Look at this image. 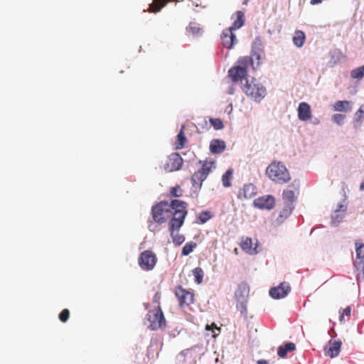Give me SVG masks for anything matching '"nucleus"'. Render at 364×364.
<instances>
[{
	"label": "nucleus",
	"mask_w": 364,
	"mask_h": 364,
	"mask_svg": "<svg viewBox=\"0 0 364 364\" xmlns=\"http://www.w3.org/2000/svg\"><path fill=\"white\" fill-rule=\"evenodd\" d=\"M188 204L180 200H173L171 203L161 201L151 208L154 220L157 223H164L170 219L176 218V211H187Z\"/></svg>",
	"instance_id": "obj_1"
},
{
	"label": "nucleus",
	"mask_w": 364,
	"mask_h": 364,
	"mask_svg": "<svg viewBox=\"0 0 364 364\" xmlns=\"http://www.w3.org/2000/svg\"><path fill=\"white\" fill-rule=\"evenodd\" d=\"M266 175L271 181L279 184L286 183L291 180L288 169L279 161H272L266 169Z\"/></svg>",
	"instance_id": "obj_2"
},
{
	"label": "nucleus",
	"mask_w": 364,
	"mask_h": 364,
	"mask_svg": "<svg viewBox=\"0 0 364 364\" xmlns=\"http://www.w3.org/2000/svg\"><path fill=\"white\" fill-rule=\"evenodd\" d=\"M241 89L250 100L257 102H259L267 95L265 87L255 78L246 79Z\"/></svg>",
	"instance_id": "obj_3"
},
{
	"label": "nucleus",
	"mask_w": 364,
	"mask_h": 364,
	"mask_svg": "<svg viewBox=\"0 0 364 364\" xmlns=\"http://www.w3.org/2000/svg\"><path fill=\"white\" fill-rule=\"evenodd\" d=\"M188 213V211L181 210L176 211V218H172L169 222V231L172 237L173 242L179 245L183 242L185 238L182 235H180L178 232L181 227L183 225L184 219Z\"/></svg>",
	"instance_id": "obj_4"
},
{
	"label": "nucleus",
	"mask_w": 364,
	"mask_h": 364,
	"mask_svg": "<svg viewBox=\"0 0 364 364\" xmlns=\"http://www.w3.org/2000/svg\"><path fill=\"white\" fill-rule=\"evenodd\" d=\"M238 65L230 68L228 71V76L234 82L247 79V67L252 63V60L250 57H243L238 60Z\"/></svg>",
	"instance_id": "obj_5"
},
{
	"label": "nucleus",
	"mask_w": 364,
	"mask_h": 364,
	"mask_svg": "<svg viewBox=\"0 0 364 364\" xmlns=\"http://www.w3.org/2000/svg\"><path fill=\"white\" fill-rule=\"evenodd\" d=\"M200 163L202 164L201 168L198 171H196L191 177L193 187L196 190L201 188L203 182L206 179L214 166V161H200Z\"/></svg>",
	"instance_id": "obj_6"
},
{
	"label": "nucleus",
	"mask_w": 364,
	"mask_h": 364,
	"mask_svg": "<svg viewBox=\"0 0 364 364\" xmlns=\"http://www.w3.org/2000/svg\"><path fill=\"white\" fill-rule=\"evenodd\" d=\"M149 328L153 331L157 330L166 325V320L160 306L149 311L147 314Z\"/></svg>",
	"instance_id": "obj_7"
},
{
	"label": "nucleus",
	"mask_w": 364,
	"mask_h": 364,
	"mask_svg": "<svg viewBox=\"0 0 364 364\" xmlns=\"http://www.w3.org/2000/svg\"><path fill=\"white\" fill-rule=\"evenodd\" d=\"M249 287L246 284H240L235 291L237 309L242 314H247V304L249 296Z\"/></svg>",
	"instance_id": "obj_8"
},
{
	"label": "nucleus",
	"mask_w": 364,
	"mask_h": 364,
	"mask_svg": "<svg viewBox=\"0 0 364 364\" xmlns=\"http://www.w3.org/2000/svg\"><path fill=\"white\" fill-rule=\"evenodd\" d=\"M157 262L156 254L151 250L143 251L138 258V264L144 271L152 270Z\"/></svg>",
	"instance_id": "obj_9"
},
{
	"label": "nucleus",
	"mask_w": 364,
	"mask_h": 364,
	"mask_svg": "<svg viewBox=\"0 0 364 364\" xmlns=\"http://www.w3.org/2000/svg\"><path fill=\"white\" fill-rule=\"evenodd\" d=\"M183 164L182 157L178 153H172L168 156L164 165L166 172H173L181 168Z\"/></svg>",
	"instance_id": "obj_10"
},
{
	"label": "nucleus",
	"mask_w": 364,
	"mask_h": 364,
	"mask_svg": "<svg viewBox=\"0 0 364 364\" xmlns=\"http://www.w3.org/2000/svg\"><path fill=\"white\" fill-rule=\"evenodd\" d=\"M175 294L181 307L188 306L193 303L194 294L181 286L176 288Z\"/></svg>",
	"instance_id": "obj_11"
},
{
	"label": "nucleus",
	"mask_w": 364,
	"mask_h": 364,
	"mask_svg": "<svg viewBox=\"0 0 364 364\" xmlns=\"http://www.w3.org/2000/svg\"><path fill=\"white\" fill-rule=\"evenodd\" d=\"M291 290L289 284L287 282H282L279 286L270 289L269 295L275 299L285 297Z\"/></svg>",
	"instance_id": "obj_12"
},
{
	"label": "nucleus",
	"mask_w": 364,
	"mask_h": 364,
	"mask_svg": "<svg viewBox=\"0 0 364 364\" xmlns=\"http://www.w3.org/2000/svg\"><path fill=\"white\" fill-rule=\"evenodd\" d=\"M221 41L223 46L228 49L232 48L237 42L236 36L233 33V31L230 28H228L223 31L221 34Z\"/></svg>",
	"instance_id": "obj_13"
},
{
	"label": "nucleus",
	"mask_w": 364,
	"mask_h": 364,
	"mask_svg": "<svg viewBox=\"0 0 364 364\" xmlns=\"http://www.w3.org/2000/svg\"><path fill=\"white\" fill-rule=\"evenodd\" d=\"M255 207L260 209L271 210L275 205L274 198L272 196L259 197L254 201Z\"/></svg>",
	"instance_id": "obj_14"
},
{
	"label": "nucleus",
	"mask_w": 364,
	"mask_h": 364,
	"mask_svg": "<svg viewBox=\"0 0 364 364\" xmlns=\"http://www.w3.org/2000/svg\"><path fill=\"white\" fill-rule=\"evenodd\" d=\"M240 246L247 254L255 255L257 253V244H253L252 240L248 237H242Z\"/></svg>",
	"instance_id": "obj_15"
},
{
	"label": "nucleus",
	"mask_w": 364,
	"mask_h": 364,
	"mask_svg": "<svg viewBox=\"0 0 364 364\" xmlns=\"http://www.w3.org/2000/svg\"><path fill=\"white\" fill-rule=\"evenodd\" d=\"M257 194V188L252 183L245 184L243 188L240 190L237 197L240 199H249L255 196Z\"/></svg>",
	"instance_id": "obj_16"
},
{
	"label": "nucleus",
	"mask_w": 364,
	"mask_h": 364,
	"mask_svg": "<svg viewBox=\"0 0 364 364\" xmlns=\"http://www.w3.org/2000/svg\"><path fill=\"white\" fill-rule=\"evenodd\" d=\"M293 209V205L290 203H285L274 220L275 225H279L284 223V220L291 214Z\"/></svg>",
	"instance_id": "obj_17"
},
{
	"label": "nucleus",
	"mask_w": 364,
	"mask_h": 364,
	"mask_svg": "<svg viewBox=\"0 0 364 364\" xmlns=\"http://www.w3.org/2000/svg\"><path fill=\"white\" fill-rule=\"evenodd\" d=\"M298 117L301 121H307L311 117L310 105L306 102H301L298 107Z\"/></svg>",
	"instance_id": "obj_18"
},
{
	"label": "nucleus",
	"mask_w": 364,
	"mask_h": 364,
	"mask_svg": "<svg viewBox=\"0 0 364 364\" xmlns=\"http://www.w3.org/2000/svg\"><path fill=\"white\" fill-rule=\"evenodd\" d=\"M298 193V188L294 186H289L283 192V199L286 201L285 203H290L293 205V203L296 200V194Z\"/></svg>",
	"instance_id": "obj_19"
},
{
	"label": "nucleus",
	"mask_w": 364,
	"mask_h": 364,
	"mask_svg": "<svg viewBox=\"0 0 364 364\" xmlns=\"http://www.w3.org/2000/svg\"><path fill=\"white\" fill-rule=\"evenodd\" d=\"M341 342L340 341H330L326 354L331 358H335L338 355L341 351Z\"/></svg>",
	"instance_id": "obj_20"
},
{
	"label": "nucleus",
	"mask_w": 364,
	"mask_h": 364,
	"mask_svg": "<svg viewBox=\"0 0 364 364\" xmlns=\"http://www.w3.org/2000/svg\"><path fill=\"white\" fill-rule=\"evenodd\" d=\"M225 147V141L220 139H213L210 143V151L215 154L223 153Z\"/></svg>",
	"instance_id": "obj_21"
},
{
	"label": "nucleus",
	"mask_w": 364,
	"mask_h": 364,
	"mask_svg": "<svg viewBox=\"0 0 364 364\" xmlns=\"http://www.w3.org/2000/svg\"><path fill=\"white\" fill-rule=\"evenodd\" d=\"M173 0H154L153 2L149 4V12L157 13L165 6L168 2Z\"/></svg>",
	"instance_id": "obj_22"
},
{
	"label": "nucleus",
	"mask_w": 364,
	"mask_h": 364,
	"mask_svg": "<svg viewBox=\"0 0 364 364\" xmlns=\"http://www.w3.org/2000/svg\"><path fill=\"white\" fill-rule=\"evenodd\" d=\"M295 349L296 345L294 343H287L279 347L277 350L278 356L280 358H284L289 352H292L295 350Z\"/></svg>",
	"instance_id": "obj_23"
},
{
	"label": "nucleus",
	"mask_w": 364,
	"mask_h": 364,
	"mask_svg": "<svg viewBox=\"0 0 364 364\" xmlns=\"http://www.w3.org/2000/svg\"><path fill=\"white\" fill-rule=\"evenodd\" d=\"M245 18L244 13L241 11L236 12V19L234 21L232 26L229 27L232 31H235L241 28L245 23Z\"/></svg>",
	"instance_id": "obj_24"
},
{
	"label": "nucleus",
	"mask_w": 364,
	"mask_h": 364,
	"mask_svg": "<svg viewBox=\"0 0 364 364\" xmlns=\"http://www.w3.org/2000/svg\"><path fill=\"white\" fill-rule=\"evenodd\" d=\"M306 40L305 33L302 31H296L293 36V42L296 46L301 48L304 46Z\"/></svg>",
	"instance_id": "obj_25"
},
{
	"label": "nucleus",
	"mask_w": 364,
	"mask_h": 364,
	"mask_svg": "<svg viewBox=\"0 0 364 364\" xmlns=\"http://www.w3.org/2000/svg\"><path fill=\"white\" fill-rule=\"evenodd\" d=\"M350 102L338 100L333 105V109L336 112H348L350 109Z\"/></svg>",
	"instance_id": "obj_26"
},
{
	"label": "nucleus",
	"mask_w": 364,
	"mask_h": 364,
	"mask_svg": "<svg viewBox=\"0 0 364 364\" xmlns=\"http://www.w3.org/2000/svg\"><path fill=\"white\" fill-rule=\"evenodd\" d=\"M183 126L181 129L180 130L179 133L177 135V142H176V149H181L184 147L185 143L186 141V137L185 136L184 132H183Z\"/></svg>",
	"instance_id": "obj_27"
},
{
	"label": "nucleus",
	"mask_w": 364,
	"mask_h": 364,
	"mask_svg": "<svg viewBox=\"0 0 364 364\" xmlns=\"http://www.w3.org/2000/svg\"><path fill=\"white\" fill-rule=\"evenodd\" d=\"M232 170L229 168L222 176V183L224 187H230L231 186L230 180L232 176Z\"/></svg>",
	"instance_id": "obj_28"
},
{
	"label": "nucleus",
	"mask_w": 364,
	"mask_h": 364,
	"mask_svg": "<svg viewBox=\"0 0 364 364\" xmlns=\"http://www.w3.org/2000/svg\"><path fill=\"white\" fill-rule=\"evenodd\" d=\"M193 274L194 276L195 282L197 284H200L203 282V278L204 276V272L202 268L196 267L193 269Z\"/></svg>",
	"instance_id": "obj_29"
},
{
	"label": "nucleus",
	"mask_w": 364,
	"mask_h": 364,
	"mask_svg": "<svg viewBox=\"0 0 364 364\" xmlns=\"http://www.w3.org/2000/svg\"><path fill=\"white\" fill-rule=\"evenodd\" d=\"M355 252L358 259H364V243L357 241L355 242Z\"/></svg>",
	"instance_id": "obj_30"
},
{
	"label": "nucleus",
	"mask_w": 364,
	"mask_h": 364,
	"mask_svg": "<svg viewBox=\"0 0 364 364\" xmlns=\"http://www.w3.org/2000/svg\"><path fill=\"white\" fill-rule=\"evenodd\" d=\"M350 76L354 79H360L364 77V65L353 70L350 73Z\"/></svg>",
	"instance_id": "obj_31"
},
{
	"label": "nucleus",
	"mask_w": 364,
	"mask_h": 364,
	"mask_svg": "<svg viewBox=\"0 0 364 364\" xmlns=\"http://www.w3.org/2000/svg\"><path fill=\"white\" fill-rule=\"evenodd\" d=\"M196 247V244L195 242H189L186 243L183 249H182V255L184 256L188 255L191 252H192L194 248Z\"/></svg>",
	"instance_id": "obj_32"
},
{
	"label": "nucleus",
	"mask_w": 364,
	"mask_h": 364,
	"mask_svg": "<svg viewBox=\"0 0 364 364\" xmlns=\"http://www.w3.org/2000/svg\"><path fill=\"white\" fill-rule=\"evenodd\" d=\"M210 123L216 130L222 129L224 127L223 121L219 118H210Z\"/></svg>",
	"instance_id": "obj_33"
},
{
	"label": "nucleus",
	"mask_w": 364,
	"mask_h": 364,
	"mask_svg": "<svg viewBox=\"0 0 364 364\" xmlns=\"http://www.w3.org/2000/svg\"><path fill=\"white\" fill-rule=\"evenodd\" d=\"M169 195L171 197H181L183 195V190L181 189L180 186H176L174 187L171 188Z\"/></svg>",
	"instance_id": "obj_34"
},
{
	"label": "nucleus",
	"mask_w": 364,
	"mask_h": 364,
	"mask_svg": "<svg viewBox=\"0 0 364 364\" xmlns=\"http://www.w3.org/2000/svg\"><path fill=\"white\" fill-rule=\"evenodd\" d=\"M212 214L210 211H203L199 215V220L201 223H206L209 219L212 218Z\"/></svg>",
	"instance_id": "obj_35"
},
{
	"label": "nucleus",
	"mask_w": 364,
	"mask_h": 364,
	"mask_svg": "<svg viewBox=\"0 0 364 364\" xmlns=\"http://www.w3.org/2000/svg\"><path fill=\"white\" fill-rule=\"evenodd\" d=\"M346 118V115L342 114H335L332 117V120L333 122L338 125H341L343 123V121Z\"/></svg>",
	"instance_id": "obj_36"
},
{
	"label": "nucleus",
	"mask_w": 364,
	"mask_h": 364,
	"mask_svg": "<svg viewBox=\"0 0 364 364\" xmlns=\"http://www.w3.org/2000/svg\"><path fill=\"white\" fill-rule=\"evenodd\" d=\"M69 317L70 311L67 309H63L59 314V319L63 323L66 322Z\"/></svg>",
	"instance_id": "obj_37"
},
{
	"label": "nucleus",
	"mask_w": 364,
	"mask_h": 364,
	"mask_svg": "<svg viewBox=\"0 0 364 364\" xmlns=\"http://www.w3.org/2000/svg\"><path fill=\"white\" fill-rule=\"evenodd\" d=\"M341 313V315H340V317H339V320L341 322H343L345 320H344V316H350V313H351V308L350 306H347L346 309H344L343 310V311H340Z\"/></svg>",
	"instance_id": "obj_38"
},
{
	"label": "nucleus",
	"mask_w": 364,
	"mask_h": 364,
	"mask_svg": "<svg viewBox=\"0 0 364 364\" xmlns=\"http://www.w3.org/2000/svg\"><path fill=\"white\" fill-rule=\"evenodd\" d=\"M364 117V105H361L355 112V119L360 121Z\"/></svg>",
	"instance_id": "obj_39"
},
{
	"label": "nucleus",
	"mask_w": 364,
	"mask_h": 364,
	"mask_svg": "<svg viewBox=\"0 0 364 364\" xmlns=\"http://www.w3.org/2000/svg\"><path fill=\"white\" fill-rule=\"evenodd\" d=\"M187 30L193 35H198L200 32V28L199 27L192 24L188 26Z\"/></svg>",
	"instance_id": "obj_40"
},
{
	"label": "nucleus",
	"mask_w": 364,
	"mask_h": 364,
	"mask_svg": "<svg viewBox=\"0 0 364 364\" xmlns=\"http://www.w3.org/2000/svg\"><path fill=\"white\" fill-rule=\"evenodd\" d=\"M213 328H217L218 330L220 329L219 328H217L216 325L214 323H213L211 325H207L205 329L209 331L212 330Z\"/></svg>",
	"instance_id": "obj_41"
},
{
	"label": "nucleus",
	"mask_w": 364,
	"mask_h": 364,
	"mask_svg": "<svg viewBox=\"0 0 364 364\" xmlns=\"http://www.w3.org/2000/svg\"><path fill=\"white\" fill-rule=\"evenodd\" d=\"M323 1V0H310V3L313 5H315L321 3Z\"/></svg>",
	"instance_id": "obj_42"
},
{
	"label": "nucleus",
	"mask_w": 364,
	"mask_h": 364,
	"mask_svg": "<svg viewBox=\"0 0 364 364\" xmlns=\"http://www.w3.org/2000/svg\"><path fill=\"white\" fill-rule=\"evenodd\" d=\"M257 364H269L266 360H259Z\"/></svg>",
	"instance_id": "obj_43"
},
{
	"label": "nucleus",
	"mask_w": 364,
	"mask_h": 364,
	"mask_svg": "<svg viewBox=\"0 0 364 364\" xmlns=\"http://www.w3.org/2000/svg\"><path fill=\"white\" fill-rule=\"evenodd\" d=\"M360 190L363 191L364 190V182H362L360 185Z\"/></svg>",
	"instance_id": "obj_44"
},
{
	"label": "nucleus",
	"mask_w": 364,
	"mask_h": 364,
	"mask_svg": "<svg viewBox=\"0 0 364 364\" xmlns=\"http://www.w3.org/2000/svg\"><path fill=\"white\" fill-rule=\"evenodd\" d=\"M158 299H159V298L157 297V294H156L155 295V296H154V301H158Z\"/></svg>",
	"instance_id": "obj_45"
},
{
	"label": "nucleus",
	"mask_w": 364,
	"mask_h": 364,
	"mask_svg": "<svg viewBox=\"0 0 364 364\" xmlns=\"http://www.w3.org/2000/svg\"><path fill=\"white\" fill-rule=\"evenodd\" d=\"M249 0H243V4H247Z\"/></svg>",
	"instance_id": "obj_46"
}]
</instances>
